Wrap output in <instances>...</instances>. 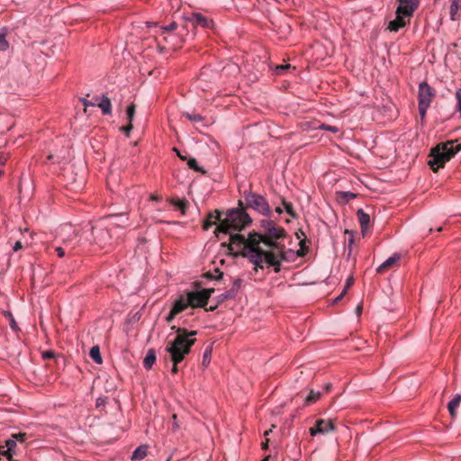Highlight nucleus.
Returning <instances> with one entry per match:
<instances>
[{
	"mask_svg": "<svg viewBox=\"0 0 461 461\" xmlns=\"http://www.w3.org/2000/svg\"><path fill=\"white\" fill-rule=\"evenodd\" d=\"M177 28V24L176 22H172L170 23L168 25H166V26H161L160 27V31H161V36L166 34V33H169V32H174L176 29Z\"/></svg>",
	"mask_w": 461,
	"mask_h": 461,
	"instance_id": "nucleus-32",
	"label": "nucleus"
},
{
	"mask_svg": "<svg viewBox=\"0 0 461 461\" xmlns=\"http://www.w3.org/2000/svg\"><path fill=\"white\" fill-rule=\"evenodd\" d=\"M455 97L456 100V112L459 113V117L461 118V88L456 89Z\"/></svg>",
	"mask_w": 461,
	"mask_h": 461,
	"instance_id": "nucleus-38",
	"label": "nucleus"
},
{
	"mask_svg": "<svg viewBox=\"0 0 461 461\" xmlns=\"http://www.w3.org/2000/svg\"><path fill=\"white\" fill-rule=\"evenodd\" d=\"M180 362H173V366H172V369H171V372L173 374H176L178 372V364Z\"/></svg>",
	"mask_w": 461,
	"mask_h": 461,
	"instance_id": "nucleus-55",
	"label": "nucleus"
},
{
	"mask_svg": "<svg viewBox=\"0 0 461 461\" xmlns=\"http://www.w3.org/2000/svg\"><path fill=\"white\" fill-rule=\"evenodd\" d=\"M169 203L179 209L182 212V214H185L187 206V202L185 199L181 200L178 198H172L170 199Z\"/></svg>",
	"mask_w": 461,
	"mask_h": 461,
	"instance_id": "nucleus-26",
	"label": "nucleus"
},
{
	"mask_svg": "<svg viewBox=\"0 0 461 461\" xmlns=\"http://www.w3.org/2000/svg\"><path fill=\"white\" fill-rule=\"evenodd\" d=\"M92 233L95 241L101 247H105L112 241L111 231L107 228H93Z\"/></svg>",
	"mask_w": 461,
	"mask_h": 461,
	"instance_id": "nucleus-11",
	"label": "nucleus"
},
{
	"mask_svg": "<svg viewBox=\"0 0 461 461\" xmlns=\"http://www.w3.org/2000/svg\"><path fill=\"white\" fill-rule=\"evenodd\" d=\"M41 357L44 360L52 359L55 357V353L52 350H46L41 353Z\"/></svg>",
	"mask_w": 461,
	"mask_h": 461,
	"instance_id": "nucleus-42",
	"label": "nucleus"
},
{
	"mask_svg": "<svg viewBox=\"0 0 461 461\" xmlns=\"http://www.w3.org/2000/svg\"><path fill=\"white\" fill-rule=\"evenodd\" d=\"M80 102L82 103V104L85 106V108L88 107V106H95V101H89L87 100L86 98L83 97V98H80Z\"/></svg>",
	"mask_w": 461,
	"mask_h": 461,
	"instance_id": "nucleus-43",
	"label": "nucleus"
},
{
	"mask_svg": "<svg viewBox=\"0 0 461 461\" xmlns=\"http://www.w3.org/2000/svg\"><path fill=\"white\" fill-rule=\"evenodd\" d=\"M94 99L95 106H98L101 109L103 114L108 115L112 113L111 101L105 95L95 96Z\"/></svg>",
	"mask_w": 461,
	"mask_h": 461,
	"instance_id": "nucleus-13",
	"label": "nucleus"
},
{
	"mask_svg": "<svg viewBox=\"0 0 461 461\" xmlns=\"http://www.w3.org/2000/svg\"><path fill=\"white\" fill-rule=\"evenodd\" d=\"M12 438L17 442H24L27 439V434L23 432H19L12 435Z\"/></svg>",
	"mask_w": 461,
	"mask_h": 461,
	"instance_id": "nucleus-40",
	"label": "nucleus"
},
{
	"mask_svg": "<svg viewBox=\"0 0 461 461\" xmlns=\"http://www.w3.org/2000/svg\"><path fill=\"white\" fill-rule=\"evenodd\" d=\"M7 29L5 27L0 30V51H6L9 49V42L6 40Z\"/></svg>",
	"mask_w": 461,
	"mask_h": 461,
	"instance_id": "nucleus-24",
	"label": "nucleus"
},
{
	"mask_svg": "<svg viewBox=\"0 0 461 461\" xmlns=\"http://www.w3.org/2000/svg\"><path fill=\"white\" fill-rule=\"evenodd\" d=\"M132 128H133L132 122H129V124L127 126H122L121 128V131H123L127 136H129Z\"/></svg>",
	"mask_w": 461,
	"mask_h": 461,
	"instance_id": "nucleus-45",
	"label": "nucleus"
},
{
	"mask_svg": "<svg viewBox=\"0 0 461 461\" xmlns=\"http://www.w3.org/2000/svg\"><path fill=\"white\" fill-rule=\"evenodd\" d=\"M4 446L6 447L7 452L15 454L14 449L16 448L17 446L15 439H14L13 438L6 439Z\"/></svg>",
	"mask_w": 461,
	"mask_h": 461,
	"instance_id": "nucleus-31",
	"label": "nucleus"
},
{
	"mask_svg": "<svg viewBox=\"0 0 461 461\" xmlns=\"http://www.w3.org/2000/svg\"><path fill=\"white\" fill-rule=\"evenodd\" d=\"M290 68H292L290 64L278 65L276 67L275 72L276 75H284Z\"/></svg>",
	"mask_w": 461,
	"mask_h": 461,
	"instance_id": "nucleus-36",
	"label": "nucleus"
},
{
	"mask_svg": "<svg viewBox=\"0 0 461 461\" xmlns=\"http://www.w3.org/2000/svg\"><path fill=\"white\" fill-rule=\"evenodd\" d=\"M150 199L153 200V201H161L162 197L158 194H152L150 196Z\"/></svg>",
	"mask_w": 461,
	"mask_h": 461,
	"instance_id": "nucleus-57",
	"label": "nucleus"
},
{
	"mask_svg": "<svg viewBox=\"0 0 461 461\" xmlns=\"http://www.w3.org/2000/svg\"><path fill=\"white\" fill-rule=\"evenodd\" d=\"M238 204V208L230 209L227 212L225 219L216 228L214 232L218 239H221V234L227 235L232 231L241 230L252 222V219L247 212L243 202L240 200Z\"/></svg>",
	"mask_w": 461,
	"mask_h": 461,
	"instance_id": "nucleus-5",
	"label": "nucleus"
},
{
	"mask_svg": "<svg viewBox=\"0 0 461 461\" xmlns=\"http://www.w3.org/2000/svg\"><path fill=\"white\" fill-rule=\"evenodd\" d=\"M172 330L176 333L172 340H167L166 351L169 354L172 362H182L190 353L194 345L197 335L196 330H187L185 328L172 326Z\"/></svg>",
	"mask_w": 461,
	"mask_h": 461,
	"instance_id": "nucleus-3",
	"label": "nucleus"
},
{
	"mask_svg": "<svg viewBox=\"0 0 461 461\" xmlns=\"http://www.w3.org/2000/svg\"><path fill=\"white\" fill-rule=\"evenodd\" d=\"M89 355L91 357V358L97 364H101L102 363V357H101V354H100V349H99V347L98 346H94L91 348L90 349V352H89Z\"/></svg>",
	"mask_w": 461,
	"mask_h": 461,
	"instance_id": "nucleus-28",
	"label": "nucleus"
},
{
	"mask_svg": "<svg viewBox=\"0 0 461 461\" xmlns=\"http://www.w3.org/2000/svg\"><path fill=\"white\" fill-rule=\"evenodd\" d=\"M322 395L321 391L311 390L304 399L303 406H310L318 402Z\"/></svg>",
	"mask_w": 461,
	"mask_h": 461,
	"instance_id": "nucleus-19",
	"label": "nucleus"
},
{
	"mask_svg": "<svg viewBox=\"0 0 461 461\" xmlns=\"http://www.w3.org/2000/svg\"><path fill=\"white\" fill-rule=\"evenodd\" d=\"M215 273L208 272L206 274V277L209 279H221L222 277V272H221L218 268L215 269Z\"/></svg>",
	"mask_w": 461,
	"mask_h": 461,
	"instance_id": "nucleus-41",
	"label": "nucleus"
},
{
	"mask_svg": "<svg viewBox=\"0 0 461 461\" xmlns=\"http://www.w3.org/2000/svg\"><path fill=\"white\" fill-rule=\"evenodd\" d=\"M304 243H305V240H301L300 241V246H301V249L299 250H297V255L299 257H303L304 254H305V251H304Z\"/></svg>",
	"mask_w": 461,
	"mask_h": 461,
	"instance_id": "nucleus-47",
	"label": "nucleus"
},
{
	"mask_svg": "<svg viewBox=\"0 0 461 461\" xmlns=\"http://www.w3.org/2000/svg\"><path fill=\"white\" fill-rule=\"evenodd\" d=\"M188 22L191 23L193 26H200L202 28H210L212 24L211 20L199 13L192 14L188 18Z\"/></svg>",
	"mask_w": 461,
	"mask_h": 461,
	"instance_id": "nucleus-12",
	"label": "nucleus"
},
{
	"mask_svg": "<svg viewBox=\"0 0 461 461\" xmlns=\"http://www.w3.org/2000/svg\"><path fill=\"white\" fill-rule=\"evenodd\" d=\"M354 242V239H353V236H351L348 240V247H349V249H351V246Z\"/></svg>",
	"mask_w": 461,
	"mask_h": 461,
	"instance_id": "nucleus-61",
	"label": "nucleus"
},
{
	"mask_svg": "<svg viewBox=\"0 0 461 461\" xmlns=\"http://www.w3.org/2000/svg\"><path fill=\"white\" fill-rule=\"evenodd\" d=\"M410 21H408L406 18L400 14H396V17L394 20H392L388 23L387 30H389L392 32H397L402 28L405 27L407 23Z\"/></svg>",
	"mask_w": 461,
	"mask_h": 461,
	"instance_id": "nucleus-14",
	"label": "nucleus"
},
{
	"mask_svg": "<svg viewBox=\"0 0 461 461\" xmlns=\"http://www.w3.org/2000/svg\"><path fill=\"white\" fill-rule=\"evenodd\" d=\"M173 150H174L175 152H176V154H177L178 158H179L181 160L185 161V160H186V159H187V158H186V157H185V156H184V155H182L176 148H174V149H173Z\"/></svg>",
	"mask_w": 461,
	"mask_h": 461,
	"instance_id": "nucleus-56",
	"label": "nucleus"
},
{
	"mask_svg": "<svg viewBox=\"0 0 461 461\" xmlns=\"http://www.w3.org/2000/svg\"><path fill=\"white\" fill-rule=\"evenodd\" d=\"M337 199L341 203H348L350 200L357 197V194L350 191H339L336 193Z\"/></svg>",
	"mask_w": 461,
	"mask_h": 461,
	"instance_id": "nucleus-20",
	"label": "nucleus"
},
{
	"mask_svg": "<svg viewBox=\"0 0 461 461\" xmlns=\"http://www.w3.org/2000/svg\"><path fill=\"white\" fill-rule=\"evenodd\" d=\"M461 10V0H452L449 7V15L452 21L459 20L458 11Z\"/></svg>",
	"mask_w": 461,
	"mask_h": 461,
	"instance_id": "nucleus-18",
	"label": "nucleus"
},
{
	"mask_svg": "<svg viewBox=\"0 0 461 461\" xmlns=\"http://www.w3.org/2000/svg\"><path fill=\"white\" fill-rule=\"evenodd\" d=\"M333 430H335V426L331 420L319 419L316 420L315 425L310 428V434L311 436H315L317 434H327Z\"/></svg>",
	"mask_w": 461,
	"mask_h": 461,
	"instance_id": "nucleus-10",
	"label": "nucleus"
},
{
	"mask_svg": "<svg viewBox=\"0 0 461 461\" xmlns=\"http://www.w3.org/2000/svg\"><path fill=\"white\" fill-rule=\"evenodd\" d=\"M282 205L284 206L285 211L288 215L292 218L296 219L298 217L297 213L294 210V206L292 203L287 202L285 199H282Z\"/></svg>",
	"mask_w": 461,
	"mask_h": 461,
	"instance_id": "nucleus-27",
	"label": "nucleus"
},
{
	"mask_svg": "<svg viewBox=\"0 0 461 461\" xmlns=\"http://www.w3.org/2000/svg\"><path fill=\"white\" fill-rule=\"evenodd\" d=\"M243 197L246 203L245 208H250L258 213L269 217L271 215V209L267 199L251 190H245Z\"/></svg>",
	"mask_w": 461,
	"mask_h": 461,
	"instance_id": "nucleus-8",
	"label": "nucleus"
},
{
	"mask_svg": "<svg viewBox=\"0 0 461 461\" xmlns=\"http://www.w3.org/2000/svg\"><path fill=\"white\" fill-rule=\"evenodd\" d=\"M218 307V304L216 303L215 305H211L209 308H206L205 311L207 312H213L214 310H216Z\"/></svg>",
	"mask_w": 461,
	"mask_h": 461,
	"instance_id": "nucleus-59",
	"label": "nucleus"
},
{
	"mask_svg": "<svg viewBox=\"0 0 461 461\" xmlns=\"http://www.w3.org/2000/svg\"><path fill=\"white\" fill-rule=\"evenodd\" d=\"M268 446V439L267 438L265 442L262 443V448L266 449Z\"/></svg>",
	"mask_w": 461,
	"mask_h": 461,
	"instance_id": "nucleus-60",
	"label": "nucleus"
},
{
	"mask_svg": "<svg viewBox=\"0 0 461 461\" xmlns=\"http://www.w3.org/2000/svg\"><path fill=\"white\" fill-rule=\"evenodd\" d=\"M155 361H156V352L154 349H149L143 360L144 368H146L147 370L151 369Z\"/></svg>",
	"mask_w": 461,
	"mask_h": 461,
	"instance_id": "nucleus-23",
	"label": "nucleus"
},
{
	"mask_svg": "<svg viewBox=\"0 0 461 461\" xmlns=\"http://www.w3.org/2000/svg\"><path fill=\"white\" fill-rule=\"evenodd\" d=\"M8 314L10 317V327L13 330L16 331L18 330V325H17L16 321H14V316L10 312Z\"/></svg>",
	"mask_w": 461,
	"mask_h": 461,
	"instance_id": "nucleus-44",
	"label": "nucleus"
},
{
	"mask_svg": "<svg viewBox=\"0 0 461 461\" xmlns=\"http://www.w3.org/2000/svg\"><path fill=\"white\" fill-rule=\"evenodd\" d=\"M332 384L330 383H327L324 384L323 389L321 391L323 393H328L331 390Z\"/></svg>",
	"mask_w": 461,
	"mask_h": 461,
	"instance_id": "nucleus-51",
	"label": "nucleus"
},
{
	"mask_svg": "<svg viewBox=\"0 0 461 461\" xmlns=\"http://www.w3.org/2000/svg\"><path fill=\"white\" fill-rule=\"evenodd\" d=\"M346 293H347V287H344V289L340 293V294L334 299V303L339 302L343 298V296L346 294Z\"/></svg>",
	"mask_w": 461,
	"mask_h": 461,
	"instance_id": "nucleus-53",
	"label": "nucleus"
},
{
	"mask_svg": "<svg viewBox=\"0 0 461 461\" xmlns=\"http://www.w3.org/2000/svg\"><path fill=\"white\" fill-rule=\"evenodd\" d=\"M276 212H277L278 214H281L283 212V209L279 206H277L276 209H275Z\"/></svg>",
	"mask_w": 461,
	"mask_h": 461,
	"instance_id": "nucleus-62",
	"label": "nucleus"
},
{
	"mask_svg": "<svg viewBox=\"0 0 461 461\" xmlns=\"http://www.w3.org/2000/svg\"><path fill=\"white\" fill-rule=\"evenodd\" d=\"M221 213L219 210H214L213 212H209L207 219L203 221V230H207L218 221H221Z\"/></svg>",
	"mask_w": 461,
	"mask_h": 461,
	"instance_id": "nucleus-15",
	"label": "nucleus"
},
{
	"mask_svg": "<svg viewBox=\"0 0 461 461\" xmlns=\"http://www.w3.org/2000/svg\"><path fill=\"white\" fill-rule=\"evenodd\" d=\"M461 402V394H456L447 404L449 414L452 418L456 417V410Z\"/></svg>",
	"mask_w": 461,
	"mask_h": 461,
	"instance_id": "nucleus-21",
	"label": "nucleus"
},
{
	"mask_svg": "<svg viewBox=\"0 0 461 461\" xmlns=\"http://www.w3.org/2000/svg\"><path fill=\"white\" fill-rule=\"evenodd\" d=\"M436 97V90L426 81L419 84L418 87V110L421 121L426 117L427 111L430 107L433 99Z\"/></svg>",
	"mask_w": 461,
	"mask_h": 461,
	"instance_id": "nucleus-7",
	"label": "nucleus"
},
{
	"mask_svg": "<svg viewBox=\"0 0 461 461\" xmlns=\"http://www.w3.org/2000/svg\"><path fill=\"white\" fill-rule=\"evenodd\" d=\"M14 454H10V456H8L6 457V458L8 459V461H16V460H14V459L13 458V456H14Z\"/></svg>",
	"mask_w": 461,
	"mask_h": 461,
	"instance_id": "nucleus-63",
	"label": "nucleus"
},
{
	"mask_svg": "<svg viewBox=\"0 0 461 461\" xmlns=\"http://www.w3.org/2000/svg\"><path fill=\"white\" fill-rule=\"evenodd\" d=\"M10 452L6 451V447L5 446L0 445V456L7 457L8 456H10Z\"/></svg>",
	"mask_w": 461,
	"mask_h": 461,
	"instance_id": "nucleus-49",
	"label": "nucleus"
},
{
	"mask_svg": "<svg viewBox=\"0 0 461 461\" xmlns=\"http://www.w3.org/2000/svg\"><path fill=\"white\" fill-rule=\"evenodd\" d=\"M55 250H56L59 258H63L65 256V254H66L65 249L62 248V247H56Z\"/></svg>",
	"mask_w": 461,
	"mask_h": 461,
	"instance_id": "nucleus-48",
	"label": "nucleus"
},
{
	"mask_svg": "<svg viewBox=\"0 0 461 461\" xmlns=\"http://www.w3.org/2000/svg\"><path fill=\"white\" fill-rule=\"evenodd\" d=\"M318 129L323 130V131H330V132H333V133H338L339 131V129L337 126L329 125V124H326V123L320 124L318 126Z\"/></svg>",
	"mask_w": 461,
	"mask_h": 461,
	"instance_id": "nucleus-34",
	"label": "nucleus"
},
{
	"mask_svg": "<svg viewBox=\"0 0 461 461\" xmlns=\"http://www.w3.org/2000/svg\"><path fill=\"white\" fill-rule=\"evenodd\" d=\"M172 420H173V422H172V430L173 431H176L178 429H179V424L177 422V416L176 414H173L172 416Z\"/></svg>",
	"mask_w": 461,
	"mask_h": 461,
	"instance_id": "nucleus-46",
	"label": "nucleus"
},
{
	"mask_svg": "<svg viewBox=\"0 0 461 461\" xmlns=\"http://www.w3.org/2000/svg\"><path fill=\"white\" fill-rule=\"evenodd\" d=\"M213 292V288H208L200 291H191L185 294H181L172 303L171 310L165 317V321L167 323H171L176 315L183 312L189 306L192 308L205 307Z\"/></svg>",
	"mask_w": 461,
	"mask_h": 461,
	"instance_id": "nucleus-4",
	"label": "nucleus"
},
{
	"mask_svg": "<svg viewBox=\"0 0 461 461\" xmlns=\"http://www.w3.org/2000/svg\"><path fill=\"white\" fill-rule=\"evenodd\" d=\"M400 260L399 254H393L388 258L382 265L377 267L378 273H383L385 269H388L392 266L395 265Z\"/></svg>",
	"mask_w": 461,
	"mask_h": 461,
	"instance_id": "nucleus-17",
	"label": "nucleus"
},
{
	"mask_svg": "<svg viewBox=\"0 0 461 461\" xmlns=\"http://www.w3.org/2000/svg\"><path fill=\"white\" fill-rule=\"evenodd\" d=\"M148 455V446L140 445L139 446L131 455V460H142Z\"/></svg>",
	"mask_w": 461,
	"mask_h": 461,
	"instance_id": "nucleus-22",
	"label": "nucleus"
},
{
	"mask_svg": "<svg viewBox=\"0 0 461 461\" xmlns=\"http://www.w3.org/2000/svg\"><path fill=\"white\" fill-rule=\"evenodd\" d=\"M243 283V280L241 278H235L233 280V283H232V286L230 288V290L237 295L240 287H241V285Z\"/></svg>",
	"mask_w": 461,
	"mask_h": 461,
	"instance_id": "nucleus-35",
	"label": "nucleus"
},
{
	"mask_svg": "<svg viewBox=\"0 0 461 461\" xmlns=\"http://www.w3.org/2000/svg\"><path fill=\"white\" fill-rule=\"evenodd\" d=\"M270 432H271V430H267V431L265 432V436L269 435V433H270Z\"/></svg>",
	"mask_w": 461,
	"mask_h": 461,
	"instance_id": "nucleus-64",
	"label": "nucleus"
},
{
	"mask_svg": "<svg viewBox=\"0 0 461 461\" xmlns=\"http://www.w3.org/2000/svg\"><path fill=\"white\" fill-rule=\"evenodd\" d=\"M104 404H105V398L99 397L96 399V402H95L96 408L104 406Z\"/></svg>",
	"mask_w": 461,
	"mask_h": 461,
	"instance_id": "nucleus-50",
	"label": "nucleus"
},
{
	"mask_svg": "<svg viewBox=\"0 0 461 461\" xmlns=\"http://www.w3.org/2000/svg\"><path fill=\"white\" fill-rule=\"evenodd\" d=\"M346 293H347V287H344V289L340 293V294L334 299V303L339 302L343 298V296L346 294Z\"/></svg>",
	"mask_w": 461,
	"mask_h": 461,
	"instance_id": "nucleus-52",
	"label": "nucleus"
},
{
	"mask_svg": "<svg viewBox=\"0 0 461 461\" xmlns=\"http://www.w3.org/2000/svg\"><path fill=\"white\" fill-rule=\"evenodd\" d=\"M260 226L263 232H253V234L258 246L263 243L267 248V249H263V264L266 263L267 267H273L275 273H279L282 262L287 260L286 253L292 252L291 249L286 250L285 244L282 242L286 236V232L283 227H278L270 219L262 220Z\"/></svg>",
	"mask_w": 461,
	"mask_h": 461,
	"instance_id": "nucleus-1",
	"label": "nucleus"
},
{
	"mask_svg": "<svg viewBox=\"0 0 461 461\" xmlns=\"http://www.w3.org/2000/svg\"><path fill=\"white\" fill-rule=\"evenodd\" d=\"M395 14H400L410 21L420 5V0H397Z\"/></svg>",
	"mask_w": 461,
	"mask_h": 461,
	"instance_id": "nucleus-9",
	"label": "nucleus"
},
{
	"mask_svg": "<svg viewBox=\"0 0 461 461\" xmlns=\"http://www.w3.org/2000/svg\"><path fill=\"white\" fill-rule=\"evenodd\" d=\"M236 296L237 295L230 289H229L216 297L217 304L222 303L228 300L234 299Z\"/></svg>",
	"mask_w": 461,
	"mask_h": 461,
	"instance_id": "nucleus-25",
	"label": "nucleus"
},
{
	"mask_svg": "<svg viewBox=\"0 0 461 461\" xmlns=\"http://www.w3.org/2000/svg\"><path fill=\"white\" fill-rule=\"evenodd\" d=\"M352 284H353V277H349L347 279L345 287H347V289H348L350 285H352Z\"/></svg>",
	"mask_w": 461,
	"mask_h": 461,
	"instance_id": "nucleus-58",
	"label": "nucleus"
},
{
	"mask_svg": "<svg viewBox=\"0 0 461 461\" xmlns=\"http://www.w3.org/2000/svg\"><path fill=\"white\" fill-rule=\"evenodd\" d=\"M135 110H136V107H135L134 104H131L127 107L126 114H127V119H128L129 122H132L134 115H135Z\"/></svg>",
	"mask_w": 461,
	"mask_h": 461,
	"instance_id": "nucleus-33",
	"label": "nucleus"
},
{
	"mask_svg": "<svg viewBox=\"0 0 461 461\" xmlns=\"http://www.w3.org/2000/svg\"><path fill=\"white\" fill-rule=\"evenodd\" d=\"M230 235V242H223L221 245L227 247L229 253L233 255H240L247 258L257 268H264L263 266V249L258 246L253 232L249 233L246 239L242 234L228 233Z\"/></svg>",
	"mask_w": 461,
	"mask_h": 461,
	"instance_id": "nucleus-2",
	"label": "nucleus"
},
{
	"mask_svg": "<svg viewBox=\"0 0 461 461\" xmlns=\"http://www.w3.org/2000/svg\"><path fill=\"white\" fill-rule=\"evenodd\" d=\"M357 216L361 227V231L365 234L370 223V216L361 208L357 211Z\"/></svg>",
	"mask_w": 461,
	"mask_h": 461,
	"instance_id": "nucleus-16",
	"label": "nucleus"
},
{
	"mask_svg": "<svg viewBox=\"0 0 461 461\" xmlns=\"http://www.w3.org/2000/svg\"><path fill=\"white\" fill-rule=\"evenodd\" d=\"M183 116L187 118L192 122H195V123L202 122L204 120V118L199 113H184Z\"/></svg>",
	"mask_w": 461,
	"mask_h": 461,
	"instance_id": "nucleus-30",
	"label": "nucleus"
},
{
	"mask_svg": "<svg viewBox=\"0 0 461 461\" xmlns=\"http://www.w3.org/2000/svg\"><path fill=\"white\" fill-rule=\"evenodd\" d=\"M461 144L456 143L455 140L442 142L430 149L429 165L430 168L437 172L439 168L443 167L445 164L449 161L459 150Z\"/></svg>",
	"mask_w": 461,
	"mask_h": 461,
	"instance_id": "nucleus-6",
	"label": "nucleus"
},
{
	"mask_svg": "<svg viewBox=\"0 0 461 461\" xmlns=\"http://www.w3.org/2000/svg\"><path fill=\"white\" fill-rule=\"evenodd\" d=\"M23 249V245H22L21 241H16L14 243V247H13V250L15 251V252L20 250V249Z\"/></svg>",
	"mask_w": 461,
	"mask_h": 461,
	"instance_id": "nucleus-54",
	"label": "nucleus"
},
{
	"mask_svg": "<svg viewBox=\"0 0 461 461\" xmlns=\"http://www.w3.org/2000/svg\"><path fill=\"white\" fill-rule=\"evenodd\" d=\"M8 154L5 153V152H0V176L3 175L4 173V167H5V165L8 159Z\"/></svg>",
	"mask_w": 461,
	"mask_h": 461,
	"instance_id": "nucleus-39",
	"label": "nucleus"
},
{
	"mask_svg": "<svg viewBox=\"0 0 461 461\" xmlns=\"http://www.w3.org/2000/svg\"><path fill=\"white\" fill-rule=\"evenodd\" d=\"M211 355H212V349L206 348L203 355V363L202 364L203 366L206 367L210 364Z\"/></svg>",
	"mask_w": 461,
	"mask_h": 461,
	"instance_id": "nucleus-37",
	"label": "nucleus"
},
{
	"mask_svg": "<svg viewBox=\"0 0 461 461\" xmlns=\"http://www.w3.org/2000/svg\"><path fill=\"white\" fill-rule=\"evenodd\" d=\"M187 165L191 169L194 170L195 172H199L202 174L205 173V170L198 165L196 159L194 158H190L189 159H187Z\"/></svg>",
	"mask_w": 461,
	"mask_h": 461,
	"instance_id": "nucleus-29",
	"label": "nucleus"
}]
</instances>
